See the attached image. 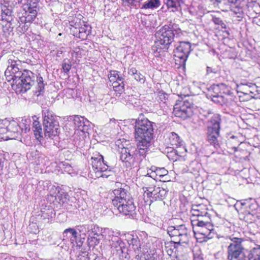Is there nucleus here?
Here are the masks:
<instances>
[{
    "instance_id": "1",
    "label": "nucleus",
    "mask_w": 260,
    "mask_h": 260,
    "mask_svg": "<svg viewBox=\"0 0 260 260\" xmlns=\"http://www.w3.org/2000/svg\"><path fill=\"white\" fill-rule=\"evenodd\" d=\"M154 123L148 119L136 120L134 137L139 156L145 158L154 137Z\"/></svg>"
},
{
    "instance_id": "2",
    "label": "nucleus",
    "mask_w": 260,
    "mask_h": 260,
    "mask_svg": "<svg viewBox=\"0 0 260 260\" xmlns=\"http://www.w3.org/2000/svg\"><path fill=\"white\" fill-rule=\"evenodd\" d=\"M167 233L174 240L166 246L168 254L172 258H178L180 256L179 251L182 249L181 244H187L189 239V232L184 224L169 226Z\"/></svg>"
},
{
    "instance_id": "3",
    "label": "nucleus",
    "mask_w": 260,
    "mask_h": 260,
    "mask_svg": "<svg viewBox=\"0 0 260 260\" xmlns=\"http://www.w3.org/2000/svg\"><path fill=\"white\" fill-rule=\"evenodd\" d=\"M168 30L162 26L155 34L156 40L152 50L154 53H158V55L168 52L174 41L175 37Z\"/></svg>"
},
{
    "instance_id": "4",
    "label": "nucleus",
    "mask_w": 260,
    "mask_h": 260,
    "mask_svg": "<svg viewBox=\"0 0 260 260\" xmlns=\"http://www.w3.org/2000/svg\"><path fill=\"white\" fill-rule=\"evenodd\" d=\"M221 123V115L219 114H214L207 121L206 140L216 149L219 147L218 138L220 136Z\"/></svg>"
},
{
    "instance_id": "5",
    "label": "nucleus",
    "mask_w": 260,
    "mask_h": 260,
    "mask_svg": "<svg viewBox=\"0 0 260 260\" xmlns=\"http://www.w3.org/2000/svg\"><path fill=\"white\" fill-rule=\"evenodd\" d=\"M36 80L35 74L31 71L24 70L17 77L12 78V88L17 93L26 92L34 85Z\"/></svg>"
},
{
    "instance_id": "6",
    "label": "nucleus",
    "mask_w": 260,
    "mask_h": 260,
    "mask_svg": "<svg viewBox=\"0 0 260 260\" xmlns=\"http://www.w3.org/2000/svg\"><path fill=\"white\" fill-rule=\"evenodd\" d=\"M42 115L45 137L52 139L53 137L58 136L60 129L57 117L47 108L42 110Z\"/></svg>"
},
{
    "instance_id": "7",
    "label": "nucleus",
    "mask_w": 260,
    "mask_h": 260,
    "mask_svg": "<svg viewBox=\"0 0 260 260\" xmlns=\"http://www.w3.org/2000/svg\"><path fill=\"white\" fill-rule=\"evenodd\" d=\"M120 160L122 162L123 166L127 168L137 166L138 164V148L131 144L126 147H119L118 150Z\"/></svg>"
},
{
    "instance_id": "8",
    "label": "nucleus",
    "mask_w": 260,
    "mask_h": 260,
    "mask_svg": "<svg viewBox=\"0 0 260 260\" xmlns=\"http://www.w3.org/2000/svg\"><path fill=\"white\" fill-rule=\"evenodd\" d=\"M190 213L192 226L201 224L208 225V222L212 221L211 215L208 212V208L204 204L193 205Z\"/></svg>"
},
{
    "instance_id": "9",
    "label": "nucleus",
    "mask_w": 260,
    "mask_h": 260,
    "mask_svg": "<svg viewBox=\"0 0 260 260\" xmlns=\"http://www.w3.org/2000/svg\"><path fill=\"white\" fill-rule=\"evenodd\" d=\"M104 233L108 234L106 238L109 241V244L113 254L123 256V253H127L128 250L126 245L121 239L116 235L117 233H115L108 229H105Z\"/></svg>"
},
{
    "instance_id": "10",
    "label": "nucleus",
    "mask_w": 260,
    "mask_h": 260,
    "mask_svg": "<svg viewBox=\"0 0 260 260\" xmlns=\"http://www.w3.org/2000/svg\"><path fill=\"white\" fill-rule=\"evenodd\" d=\"M232 243L228 248V259L229 260H246V257L243 252L244 248L241 245L244 241L242 238L233 237L231 239Z\"/></svg>"
},
{
    "instance_id": "11",
    "label": "nucleus",
    "mask_w": 260,
    "mask_h": 260,
    "mask_svg": "<svg viewBox=\"0 0 260 260\" xmlns=\"http://www.w3.org/2000/svg\"><path fill=\"white\" fill-rule=\"evenodd\" d=\"M21 16H19L16 26V31L18 33L24 34L29 28L30 24L36 19L38 12L32 11L23 10Z\"/></svg>"
},
{
    "instance_id": "12",
    "label": "nucleus",
    "mask_w": 260,
    "mask_h": 260,
    "mask_svg": "<svg viewBox=\"0 0 260 260\" xmlns=\"http://www.w3.org/2000/svg\"><path fill=\"white\" fill-rule=\"evenodd\" d=\"M8 67L5 72V76L8 81L12 78L19 76L22 72L21 70V61L17 57L11 54L8 57Z\"/></svg>"
},
{
    "instance_id": "13",
    "label": "nucleus",
    "mask_w": 260,
    "mask_h": 260,
    "mask_svg": "<svg viewBox=\"0 0 260 260\" xmlns=\"http://www.w3.org/2000/svg\"><path fill=\"white\" fill-rule=\"evenodd\" d=\"M174 50V56L180 59V63H185L191 51V44L189 42L177 43Z\"/></svg>"
},
{
    "instance_id": "14",
    "label": "nucleus",
    "mask_w": 260,
    "mask_h": 260,
    "mask_svg": "<svg viewBox=\"0 0 260 260\" xmlns=\"http://www.w3.org/2000/svg\"><path fill=\"white\" fill-rule=\"evenodd\" d=\"M143 188H146L145 193L147 194L148 197L152 198L153 200H162L166 194L167 191L163 188L159 187H155L154 186V183H145Z\"/></svg>"
},
{
    "instance_id": "15",
    "label": "nucleus",
    "mask_w": 260,
    "mask_h": 260,
    "mask_svg": "<svg viewBox=\"0 0 260 260\" xmlns=\"http://www.w3.org/2000/svg\"><path fill=\"white\" fill-rule=\"evenodd\" d=\"M168 171L165 168H157L155 166H152L147 175L143 178V182L155 183L157 180H160L161 178L167 175Z\"/></svg>"
},
{
    "instance_id": "16",
    "label": "nucleus",
    "mask_w": 260,
    "mask_h": 260,
    "mask_svg": "<svg viewBox=\"0 0 260 260\" xmlns=\"http://www.w3.org/2000/svg\"><path fill=\"white\" fill-rule=\"evenodd\" d=\"M143 1V0H129L125 6L142 10H154L158 8L160 5V0H147L145 2Z\"/></svg>"
},
{
    "instance_id": "17",
    "label": "nucleus",
    "mask_w": 260,
    "mask_h": 260,
    "mask_svg": "<svg viewBox=\"0 0 260 260\" xmlns=\"http://www.w3.org/2000/svg\"><path fill=\"white\" fill-rule=\"evenodd\" d=\"M132 197L128 191L121 187L114 189L111 193V203L113 206H117L127 198Z\"/></svg>"
},
{
    "instance_id": "18",
    "label": "nucleus",
    "mask_w": 260,
    "mask_h": 260,
    "mask_svg": "<svg viewBox=\"0 0 260 260\" xmlns=\"http://www.w3.org/2000/svg\"><path fill=\"white\" fill-rule=\"evenodd\" d=\"M119 212L125 215H133L135 213L136 207L134 203L132 197L127 198L125 201H122L117 206H114Z\"/></svg>"
},
{
    "instance_id": "19",
    "label": "nucleus",
    "mask_w": 260,
    "mask_h": 260,
    "mask_svg": "<svg viewBox=\"0 0 260 260\" xmlns=\"http://www.w3.org/2000/svg\"><path fill=\"white\" fill-rule=\"evenodd\" d=\"M192 226L194 233L198 232L209 239L213 238L214 235V229L212 221L208 222V225L201 224Z\"/></svg>"
},
{
    "instance_id": "20",
    "label": "nucleus",
    "mask_w": 260,
    "mask_h": 260,
    "mask_svg": "<svg viewBox=\"0 0 260 260\" xmlns=\"http://www.w3.org/2000/svg\"><path fill=\"white\" fill-rule=\"evenodd\" d=\"M1 20L3 22H12L15 18L13 8L9 6L8 2H5L4 4L1 6Z\"/></svg>"
},
{
    "instance_id": "21",
    "label": "nucleus",
    "mask_w": 260,
    "mask_h": 260,
    "mask_svg": "<svg viewBox=\"0 0 260 260\" xmlns=\"http://www.w3.org/2000/svg\"><path fill=\"white\" fill-rule=\"evenodd\" d=\"M73 121L77 129L83 133H88L90 127V122L86 118L79 115H74Z\"/></svg>"
},
{
    "instance_id": "22",
    "label": "nucleus",
    "mask_w": 260,
    "mask_h": 260,
    "mask_svg": "<svg viewBox=\"0 0 260 260\" xmlns=\"http://www.w3.org/2000/svg\"><path fill=\"white\" fill-rule=\"evenodd\" d=\"M21 135H22L19 129L18 123L14 120L10 121L7 137L10 139H16Z\"/></svg>"
},
{
    "instance_id": "23",
    "label": "nucleus",
    "mask_w": 260,
    "mask_h": 260,
    "mask_svg": "<svg viewBox=\"0 0 260 260\" xmlns=\"http://www.w3.org/2000/svg\"><path fill=\"white\" fill-rule=\"evenodd\" d=\"M55 191L54 193H50L48 196L49 197L52 198V202L54 200L58 201L59 203H64L68 200L69 195L65 193L63 190H60L59 188L55 187Z\"/></svg>"
},
{
    "instance_id": "24",
    "label": "nucleus",
    "mask_w": 260,
    "mask_h": 260,
    "mask_svg": "<svg viewBox=\"0 0 260 260\" xmlns=\"http://www.w3.org/2000/svg\"><path fill=\"white\" fill-rule=\"evenodd\" d=\"M92 159H93L92 161V167L98 170V174H99V172H102V171L107 170L108 166L102 155H99L98 157H92Z\"/></svg>"
},
{
    "instance_id": "25",
    "label": "nucleus",
    "mask_w": 260,
    "mask_h": 260,
    "mask_svg": "<svg viewBox=\"0 0 260 260\" xmlns=\"http://www.w3.org/2000/svg\"><path fill=\"white\" fill-rule=\"evenodd\" d=\"M239 3V0H220L218 3V8L223 12H227Z\"/></svg>"
},
{
    "instance_id": "26",
    "label": "nucleus",
    "mask_w": 260,
    "mask_h": 260,
    "mask_svg": "<svg viewBox=\"0 0 260 260\" xmlns=\"http://www.w3.org/2000/svg\"><path fill=\"white\" fill-rule=\"evenodd\" d=\"M162 26L165 29L167 30L168 29V31L171 32V34L173 35L174 37L176 36V37H178L182 35V30L179 27V25L172 22L171 21L169 22L168 24H165Z\"/></svg>"
},
{
    "instance_id": "27",
    "label": "nucleus",
    "mask_w": 260,
    "mask_h": 260,
    "mask_svg": "<svg viewBox=\"0 0 260 260\" xmlns=\"http://www.w3.org/2000/svg\"><path fill=\"white\" fill-rule=\"evenodd\" d=\"M239 3L235 5L230 10L232 12V16L236 18V20L241 21L244 17L243 9L239 6Z\"/></svg>"
},
{
    "instance_id": "28",
    "label": "nucleus",
    "mask_w": 260,
    "mask_h": 260,
    "mask_svg": "<svg viewBox=\"0 0 260 260\" xmlns=\"http://www.w3.org/2000/svg\"><path fill=\"white\" fill-rule=\"evenodd\" d=\"M191 113V111H189V110L182 109L178 105L174 106L173 113L176 117L185 119L189 116Z\"/></svg>"
},
{
    "instance_id": "29",
    "label": "nucleus",
    "mask_w": 260,
    "mask_h": 260,
    "mask_svg": "<svg viewBox=\"0 0 260 260\" xmlns=\"http://www.w3.org/2000/svg\"><path fill=\"white\" fill-rule=\"evenodd\" d=\"M31 120L30 118L24 117L22 118L21 121L18 124L19 129L22 134H26L30 131V124Z\"/></svg>"
},
{
    "instance_id": "30",
    "label": "nucleus",
    "mask_w": 260,
    "mask_h": 260,
    "mask_svg": "<svg viewBox=\"0 0 260 260\" xmlns=\"http://www.w3.org/2000/svg\"><path fill=\"white\" fill-rule=\"evenodd\" d=\"M129 251H133L136 255V258L139 259V254L141 253L146 254L148 252V250L144 248V246H142L141 242L139 244H136L133 246H129Z\"/></svg>"
},
{
    "instance_id": "31",
    "label": "nucleus",
    "mask_w": 260,
    "mask_h": 260,
    "mask_svg": "<svg viewBox=\"0 0 260 260\" xmlns=\"http://www.w3.org/2000/svg\"><path fill=\"white\" fill-rule=\"evenodd\" d=\"M39 0H27L26 2L23 6V10L32 11L39 10Z\"/></svg>"
},
{
    "instance_id": "32",
    "label": "nucleus",
    "mask_w": 260,
    "mask_h": 260,
    "mask_svg": "<svg viewBox=\"0 0 260 260\" xmlns=\"http://www.w3.org/2000/svg\"><path fill=\"white\" fill-rule=\"evenodd\" d=\"M246 260H260V245L253 248L249 252Z\"/></svg>"
},
{
    "instance_id": "33",
    "label": "nucleus",
    "mask_w": 260,
    "mask_h": 260,
    "mask_svg": "<svg viewBox=\"0 0 260 260\" xmlns=\"http://www.w3.org/2000/svg\"><path fill=\"white\" fill-rule=\"evenodd\" d=\"M91 27L84 24L83 26L79 27L78 28V37L82 40L86 39L87 37L91 33Z\"/></svg>"
},
{
    "instance_id": "34",
    "label": "nucleus",
    "mask_w": 260,
    "mask_h": 260,
    "mask_svg": "<svg viewBox=\"0 0 260 260\" xmlns=\"http://www.w3.org/2000/svg\"><path fill=\"white\" fill-rule=\"evenodd\" d=\"M124 79L119 74V78H117L116 82L112 83L113 88L116 92L120 93L124 89Z\"/></svg>"
},
{
    "instance_id": "35",
    "label": "nucleus",
    "mask_w": 260,
    "mask_h": 260,
    "mask_svg": "<svg viewBox=\"0 0 260 260\" xmlns=\"http://www.w3.org/2000/svg\"><path fill=\"white\" fill-rule=\"evenodd\" d=\"M128 74L134 76V79L141 84L144 83L145 81L144 76L138 72L136 68H132L130 69L128 71Z\"/></svg>"
},
{
    "instance_id": "36",
    "label": "nucleus",
    "mask_w": 260,
    "mask_h": 260,
    "mask_svg": "<svg viewBox=\"0 0 260 260\" xmlns=\"http://www.w3.org/2000/svg\"><path fill=\"white\" fill-rule=\"evenodd\" d=\"M182 0H167V6L168 9H172L171 11L175 12L180 9V2Z\"/></svg>"
},
{
    "instance_id": "37",
    "label": "nucleus",
    "mask_w": 260,
    "mask_h": 260,
    "mask_svg": "<svg viewBox=\"0 0 260 260\" xmlns=\"http://www.w3.org/2000/svg\"><path fill=\"white\" fill-rule=\"evenodd\" d=\"M90 230H89L88 236H93L96 235L98 237H103L102 229L96 224H91Z\"/></svg>"
},
{
    "instance_id": "38",
    "label": "nucleus",
    "mask_w": 260,
    "mask_h": 260,
    "mask_svg": "<svg viewBox=\"0 0 260 260\" xmlns=\"http://www.w3.org/2000/svg\"><path fill=\"white\" fill-rule=\"evenodd\" d=\"M169 139L170 144L173 146L178 147L180 145L181 139L179 136L174 132L169 135Z\"/></svg>"
},
{
    "instance_id": "39",
    "label": "nucleus",
    "mask_w": 260,
    "mask_h": 260,
    "mask_svg": "<svg viewBox=\"0 0 260 260\" xmlns=\"http://www.w3.org/2000/svg\"><path fill=\"white\" fill-rule=\"evenodd\" d=\"M227 145H229L230 148L234 150V151L235 152L237 151V148L240 145V142L235 136H232L228 139Z\"/></svg>"
},
{
    "instance_id": "40",
    "label": "nucleus",
    "mask_w": 260,
    "mask_h": 260,
    "mask_svg": "<svg viewBox=\"0 0 260 260\" xmlns=\"http://www.w3.org/2000/svg\"><path fill=\"white\" fill-rule=\"evenodd\" d=\"M175 105H178L182 109L189 110V111H191V108L193 107V104L191 101L186 100L184 101H177Z\"/></svg>"
},
{
    "instance_id": "41",
    "label": "nucleus",
    "mask_w": 260,
    "mask_h": 260,
    "mask_svg": "<svg viewBox=\"0 0 260 260\" xmlns=\"http://www.w3.org/2000/svg\"><path fill=\"white\" fill-rule=\"evenodd\" d=\"M139 99H137L134 95H126L124 100H122L123 102H125L126 104H129L134 106H137L139 105L140 101Z\"/></svg>"
},
{
    "instance_id": "42",
    "label": "nucleus",
    "mask_w": 260,
    "mask_h": 260,
    "mask_svg": "<svg viewBox=\"0 0 260 260\" xmlns=\"http://www.w3.org/2000/svg\"><path fill=\"white\" fill-rule=\"evenodd\" d=\"M91 224H83L76 225L75 228L81 235L85 236L86 234L89 233Z\"/></svg>"
},
{
    "instance_id": "43",
    "label": "nucleus",
    "mask_w": 260,
    "mask_h": 260,
    "mask_svg": "<svg viewBox=\"0 0 260 260\" xmlns=\"http://www.w3.org/2000/svg\"><path fill=\"white\" fill-rule=\"evenodd\" d=\"M10 122L7 119L0 120V135L7 134Z\"/></svg>"
},
{
    "instance_id": "44",
    "label": "nucleus",
    "mask_w": 260,
    "mask_h": 260,
    "mask_svg": "<svg viewBox=\"0 0 260 260\" xmlns=\"http://www.w3.org/2000/svg\"><path fill=\"white\" fill-rule=\"evenodd\" d=\"M68 233H70L72 235V237L70 238V240L72 243H73L74 241H76L77 238L78 233L76 229L73 228H68L66 229L63 233V237L67 236Z\"/></svg>"
},
{
    "instance_id": "45",
    "label": "nucleus",
    "mask_w": 260,
    "mask_h": 260,
    "mask_svg": "<svg viewBox=\"0 0 260 260\" xmlns=\"http://www.w3.org/2000/svg\"><path fill=\"white\" fill-rule=\"evenodd\" d=\"M36 81L37 82V87L35 92L38 96L41 94L42 92H43L45 84L44 83V80L42 77H36Z\"/></svg>"
},
{
    "instance_id": "46",
    "label": "nucleus",
    "mask_w": 260,
    "mask_h": 260,
    "mask_svg": "<svg viewBox=\"0 0 260 260\" xmlns=\"http://www.w3.org/2000/svg\"><path fill=\"white\" fill-rule=\"evenodd\" d=\"M211 97L212 101L215 103L219 105H222L225 103L224 96L218 92H216L215 94H212Z\"/></svg>"
},
{
    "instance_id": "47",
    "label": "nucleus",
    "mask_w": 260,
    "mask_h": 260,
    "mask_svg": "<svg viewBox=\"0 0 260 260\" xmlns=\"http://www.w3.org/2000/svg\"><path fill=\"white\" fill-rule=\"evenodd\" d=\"M102 237H94L93 236H88L87 238L88 245L89 247H94L98 245L101 240Z\"/></svg>"
},
{
    "instance_id": "48",
    "label": "nucleus",
    "mask_w": 260,
    "mask_h": 260,
    "mask_svg": "<svg viewBox=\"0 0 260 260\" xmlns=\"http://www.w3.org/2000/svg\"><path fill=\"white\" fill-rule=\"evenodd\" d=\"M42 213V216L44 217V218H48L49 219L54 217L55 213L54 211L52 209L48 208L47 209H44V210L41 211Z\"/></svg>"
},
{
    "instance_id": "49",
    "label": "nucleus",
    "mask_w": 260,
    "mask_h": 260,
    "mask_svg": "<svg viewBox=\"0 0 260 260\" xmlns=\"http://www.w3.org/2000/svg\"><path fill=\"white\" fill-rule=\"evenodd\" d=\"M129 246H133L136 244H139L141 242L140 239L136 235H131L127 240Z\"/></svg>"
},
{
    "instance_id": "50",
    "label": "nucleus",
    "mask_w": 260,
    "mask_h": 260,
    "mask_svg": "<svg viewBox=\"0 0 260 260\" xmlns=\"http://www.w3.org/2000/svg\"><path fill=\"white\" fill-rule=\"evenodd\" d=\"M100 176L103 178H108L113 175V171L110 168L109 166H107V170L102 171V172H99Z\"/></svg>"
},
{
    "instance_id": "51",
    "label": "nucleus",
    "mask_w": 260,
    "mask_h": 260,
    "mask_svg": "<svg viewBox=\"0 0 260 260\" xmlns=\"http://www.w3.org/2000/svg\"><path fill=\"white\" fill-rule=\"evenodd\" d=\"M212 21L215 24L220 26L222 29H225L226 28V25L225 23L219 17L213 16Z\"/></svg>"
},
{
    "instance_id": "52",
    "label": "nucleus",
    "mask_w": 260,
    "mask_h": 260,
    "mask_svg": "<svg viewBox=\"0 0 260 260\" xmlns=\"http://www.w3.org/2000/svg\"><path fill=\"white\" fill-rule=\"evenodd\" d=\"M14 24V21L12 22H7L6 24L3 26V31L8 33L13 31V28L15 26Z\"/></svg>"
},
{
    "instance_id": "53",
    "label": "nucleus",
    "mask_w": 260,
    "mask_h": 260,
    "mask_svg": "<svg viewBox=\"0 0 260 260\" xmlns=\"http://www.w3.org/2000/svg\"><path fill=\"white\" fill-rule=\"evenodd\" d=\"M71 63L69 59H64L62 63V68L64 73H68L71 69Z\"/></svg>"
},
{
    "instance_id": "54",
    "label": "nucleus",
    "mask_w": 260,
    "mask_h": 260,
    "mask_svg": "<svg viewBox=\"0 0 260 260\" xmlns=\"http://www.w3.org/2000/svg\"><path fill=\"white\" fill-rule=\"evenodd\" d=\"M119 72L117 71H111L108 74L109 80L111 82H115L117 80V78H119Z\"/></svg>"
},
{
    "instance_id": "55",
    "label": "nucleus",
    "mask_w": 260,
    "mask_h": 260,
    "mask_svg": "<svg viewBox=\"0 0 260 260\" xmlns=\"http://www.w3.org/2000/svg\"><path fill=\"white\" fill-rule=\"evenodd\" d=\"M5 160V154L3 151H0V176L3 174L4 164Z\"/></svg>"
},
{
    "instance_id": "56",
    "label": "nucleus",
    "mask_w": 260,
    "mask_h": 260,
    "mask_svg": "<svg viewBox=\"0 0 260 260\" xmlns=\"http://www.w3.org/2000/svg\"><path fill=\"white\" fill-rule=\"evenodd\" d=\"M178 155V152L175 149L173 150V151H169L168 154H167V156L169 159L173 160H176L177 159Z\"/></svg>"
},
{
    "instance_id": "57",
    "label": "nucleus",
    "mask_w": 260,
    "mask_h": 260,
    "mask_svg": "<svg viewBox=\"0 0 260 260\" xmlns=\"http://www.w3.org/2000/svg\"><path fill=\"white\" fill-rule=\"evenodd\" d=\"M33 131L37 139H39V138L43 137V132L41 126L35 128V129H33Z\"/></svg>"
},
{
    "instance_id": "58",
    "label": "nucleus",
    "mask_w": 260,
    "mask_h": 260,
    "mask_svg": "<svg viewBox=\"0 0 260 260\" xmlns=\"http://www.w3.org/2000/svg\"><path fill=\"white\" fill-rule=\"evenodd\" d=\"M168 95L165 93L159 92L157 96V100L159 102L165 103L167 99Z\"/></svg>"
},
{
    "instance_id": "59",
    "label": "nucleus",
    "mask_w": 260,
    "mask_h": 260,
    "mask_svg": "<svg viewBox=\"0 0 260 260\" xmlns=\"http://www.w3.org/2000/svg\"><path fill=\"white\" fill-rule=\"evenodd\" d=\"M225 84L222 83L220 84L214 85L212 87L214 92L213 94H215L216 92H218L219 94L221 93L220 92H219V90L221 88H223Z\"/></svg>"
},
{
    "instance_id": "60",
    "label": "nucleus",
    "mask_w": 260,
    "mask_h": 260,
    "mask_svg": "<svg viewBox=\"0 0 260 260\" xmlns=\"http://www.w3.org/2000/svg\"><path fill=\"white\" fill-rule=\"evenodd\" d=\"M139 260H154V258L151 256L149 254L143 255H141L139 257Z\"/></svg>"
},
{
    "instance_id": "61",
    "label": "nucleus",
    "mask_w": 260,
    "mask_h": 260,
    "mask_svg": "<svg viewBox=\"0 0 260 260\" xmlns=\"http://www.w3.org/2000/svg\"><path fill=\"white\" fill-rule=\"evenodd\" d=\"M206 72L207 75H209L211 73L216 74L218 72V70L217 68H212L210 67H207L206 69Z\"/></svg>"
},
{
    "instance_id": "62",
    "label": "nucleus",
    "mask_w": 260,
    "mask_h": 260,
    "mask_svg": "<svg viewBox=\"0 0 260 260\" xmlns=\"http://www.w3.org/2000/svg\"><path fill=\"white\" fill-rule=\"evenodd\" d=\"M88 255L85 253L80 254L77 258V260H89Z\"/></svg>"
},
{
    "instance_id": "63",
    "label": "nucleus",
    "mask_w": 260,
    "mask_h": 260,
    "mask_svg": "<svg viewBox=\"0 0 260 260\" xmlns=\"http://www.w3.org/2000/svg\"><path fill=\"white\" fill-rule=\"evenodd\" d=\"M39 126H41L40 122L38 121L34 120L32 124V129H35L36 127L38 128Z\"/></svg>"
},
{
    "instance_id": "64",
    "label": "nucleus",
    "mask_w": 260,
    "mask_h": 260,
    "mask_svg": "<svg viewBox=\"0 0 260 260\" xmlns=\"http://www.w3.org/2000/svg\"><path fill=\"white\" fill-rule=\"evenodd\" d=\"M193 260H204L202 255L198 254H194Z\"/></svg>"
}]
</instances>
